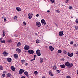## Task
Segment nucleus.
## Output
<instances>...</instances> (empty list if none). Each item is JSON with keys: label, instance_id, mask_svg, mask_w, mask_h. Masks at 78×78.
Instances as JSON below:
<instances>
[{"label": "nucleus", "instance_id": "nucleus-1", "mask_svg": "<svg viewBox=\"0 0 78 78\" xmlns=\"http://www.w3.org/2000/svg\"><path fill=\"white\" fill-rule=\"evenodd\" d=\"M36 54L37 56H40L41 54V51L40 50L37 49L36 51Z\"/></svg>", "mask_w": 78, "mask_h": 78}, {"label": "nucleus", "instance_id": "nucleus-2", "mask_svg": "<svg viewBox=\"0 0 78 78\" xmlns=\"http://www.w3.org/2000/svg\"><path fill=\"white\" fill-rule=\"evenodd\" d=\"M32 16H33V13H30L28 14V18L31 19L32 18Z\"/></svg>", "mask_w": 78, "mask_h": 78}, {"label": "nucleus", "instance_id": "nucleus-3", "mask_svg": "<svg viewBox=\"0 0 78 78\" xmlns=\"http://www.w3.org/2000/svg\"><path fill=\"white\" fill-rule=\"evenodd\" d=\"M49 50H51V51H53L54 50V48L52 46H50L49 47Z\"/></svg>", "mask_w": 78, "mask_h": 78}, {"label": "nucleus", "instance_id": "nucleus-4", "mask_svg": "<svg viewBox=\"0 0 78 78\" xmlns=\"http://www.w3.org/2000/svg\"><path fill=\"white\" fill-rule=\"evenodd\" d=\"M30 49V47L28 45H25L24 47V50H28Z\"/></svg>", "mask_w": 78, "mask_h": 78}, {"label": "nucleus", "instance_id": "nucleus-5", "mask_svg": "<svg viewBox=\"0 0 78 78\" xmlns=\"http://www.w3.org/2000/svg\"><path fill=\"white\" fill-rule=\"evenodd\" d=\"M25 72V70L24 69H21L19 71V74L20 75H22L23 72Z\"/></svg>", "mask_w": 78, "mask_h": 78}, {"label": "nucleus", "instance_id": "nucleus-6", "mask_svg": "<svg viewBox=\"0 0 78 78\" xmlns=\"http://www.w3.org/2000/svg\"><path fill=\"white\" fill-rule=\"evenodd\" d=\"M36 25L38 27H40L41 26V24L39 22H37L36 23Z\"/></svg>", "mask_w": 78, "mask_h": 78}, {"label": "nucleus", "instance_id": "nucleus-7", "mask_svg": "<svg viewBox=\"0 0 78 78\" xmlns=\"http://www.w3.org/2000/svg\"><path fill=\"white\" fill-rule=\"evenodd\" d=\"M41 23L43 24V25H46V22H45V21L44 19H42L41 20Z\"/></svg>", "mask_w": 78, "mask_h": 78}, {"label": "nucleus", "instance_id": "nucleus-8", "mask_svg": "<svg viewBox=\"0 0 78 78\" xmlns=\"http://www.w3.org/2000/svg\"><path fill=\"white\" fill-rule=\"evenodd\" d=\"M28 53L31 55H32L34 53V51L33 50H28Z\"/></svg>", "mask_w": 78, "mask_h": 78}, {"label": "nucleus", "instance_id": "nucleus-9", "mask_svg": "<svg viewBox=\"0 0 78 78\" xmlns=\"http://www.w3.org/2000/svg\"><path fill=\"white\" fill-rule=\"evenodd\" d=\"M68 55L69 57H72L73 56V53L72 52L71 53H70V52H68Z\"/></svg>", "mask_w": 78, "mask_h": 78}, {"label": "nucleus", "instance_id": "nucleus-10", "mask_svg": "<svg viewBox=\"0 0 78 78\" xmlns=\"http://www.w3.org/2000/svg\"><path fill=\"white\" fill-rule=\"evenodd\" d=\"M65 65L66 67H69L70 62H66L65 63Z\"/></svg>", "mask_w": 78, "mask_h": 78}, {"label": "nucleus", "instance_id": "nucleus-11", "mask_svg": "<svg viewBox=\"0 0 78 78\" xmlns=\"http://www.w3.org/2000/svg\"><path fill=\"white\" fill-rule=\"evenodd\" d=\"M16 51H17L18 53H20V52H21V50L19 48H16Z\"/></svg>", "mask_w": 78, "mask_h": 78}, {"label": "nucleus", "instance_id": "nucleus-12", "mask_svg": "<svg viewBox=\"0 0 78 78\" xmlns=\"http://www.w3.org/2000/svg\"><path fill=\"white\" fill-rule=\"evenodd\" d=\"M7 60L9 62H11L12 59L11 58H7Z\"/></svg>", "mask_w": 78, "mask_h": 78}, {"label": "nucleus", "instance_id": "nucleus-13", "mask_svg": "<svg viewBox=\"0 0 78 78\" xmlns=\"http://www.w3.org/2000/svg\"><path fill=\"white\" fill-rule=\"evenodd\" d=\"M58 34L60 36H62L63 34V31H60L59 33Z\"/></svg>", "mask_w": 78, "mask_h": 78}, {"label": "nucleus", "instance_id": "nucleus-14", "mask_svg": "<svg viewBox=\"0 0 78 78\" xmlns=\"http://www.w3.org/2000/svg\"><path fill=\"white\" fill-rule=\"evenodd\" d=\"M24 73L25 75L27 76V77H28V76H29V75H28V72L25 71L24 72Z\"/></svg>", "mask_w": 78, "mask_h": 78}, {"label": "nucleus", "instance_id": "nucleus-15", "mask_svg": "<svg viewBox=\"0 0 78 78\" xmlns=\"http://www.w3.org/2000/svg\"><path fill=\"white\" fill-rule=\"evenodd\" d=\"M60 67H61V68H62V69H64L65 67H66V66H65V65H60Z\"/></svg>", "mask_w": 78, "mask_h": 78}, {"label": "nucleus", "instance_id": "nucleus-16", "mask_svg": "<svg viewBox=\"0 0 78 78\" xmlns=\"http://www.w3.org/2000/svg\"><path fill=\"white\" fill-rule=\"evenodd\" d=\"M11 69L12 71H15V68L14 67V66H11Z\"/></svg>", "mask_w": 78, "mask_h": 78}, {"label": "nucleus", "instance_id": "nucleus-17", "mask_svg": "<svg viewBox=\"0 0 78 78\" xmlns=\"http://www.w3.org/2000/svg\"><path fill=\"white\" fill-rule=\"evenodd\" d=\"M16 9L17 11H20L22 10V9L19 7H16Z\"/></svg>", "mask_w": 78, "mask_h": 78}, {"label": "nucleus", "instance_id": "nucleus-18", "mask_svg": "<svg viewBox=\"0 0 78 78\" xmlns=\"http://www.w3.org/2000/svg\"><path fill=\"white\" fill-rule=\"evenodd\" d=\"M4 55L5 56H6L7 55H8V52L6 51H4L3 53Z\"/></svg>", "mask_w": 78, "mask_h": 78}, {"label": "nucleus", "instance_id": "nucleus-19", "mask_svg": "<svg viewBox=\"0 0 78 78\" xmlns=\"http://www.w3.org/2000/svg\"><path fill=\"white\" fill-rule=\"evenodd\" d=\"M40 62L41 63H42L43 62V61H44V59L42 58H41L40 60Z\"/></svg>", "mask_w": 78, "mask_h": 78}, {"label": "nucleus", "instance_id": "nucleus-20", "mask_svg": "<svg viewBox=\"0 0 78 78\" xmlns=\"http://www.w3.org/2000/svg\"><path fill=\"white\" fill-rule=\"evenodd\" d=\"M49 74L51 76H53V75L52 74V73H51V71H49Z\"/></svg>", "mask_w": 78, "mask_h": 78}, {"label": "nucleus", "instance_id": "nucleus-21", "mask_svg": "<svg viewBox=\"0 0 78 78\" xmlns=\"http://www.w3.org/2000/svg\"><path fill=\"white\" fill-rule=\"evenodd\" d=\"M73 66V63H69V67H72Z\"/></svg>", "mask_w": 78, "mask_h": 78}, {"label": "nucleus", "instance_id": "nucleus-22", "mask_svg": "<svg viewBox=\"0 0 78 78\" xmlns=\"http://www.w3.org/2000/svg\"><path fill=\"white\" fill-rule=\"evenodd\" d=\"M14 56L15 58H18V55L16 54H14Z\"/></svg>", "mask_w": 78, "mask_h": 78}, {"label": "nucleus", "instance_id": "nucleus-23", "mask_svg": "<svg viewBox=\"0 0 78 78\" xmlns=\"http://www.w3.org/2000/svg\"><path fill=\"white\" fill-rule=\"evenodd\" d=\"M7 76L8 77H10V76H11V74L9 73H8L7 74Z\"/></svg>", "mask_w": 78, "mask_h": 78}, {"label": "nucleus", "instance_id": "nucleus-24", "mask_svg": "<svg viewBox=\"0 0 78 78\" xmlns=\"http://www.w3.org/2000/svg\"><path fill=\"white\" fill-rule=\"evenodd\" d=\"M21 45V43L20 42H18L17 44V47H19Z\"/></svg>", "mask_w": 78, "mask_h": 78}, {"label": "nucleus", "instance_id": "nucleus-25", "mask_svg": "<svg viewBox=\"0 0 78 78\" xmlns=\"http://www.w3.org/2000/svg\"><path fill=\"white\" fill-rule=\"evenodd\" d=\"M62 52V51L61 50H58V53H61Z\"/></svg>", "mask_w": 78, "mask_h": 78}, {"label": "nucleus", "instance_id": "nucleus-26", "mask_svg": "<svg viewBox=\"0 0 78 78\" xmlns=\"http://www.w3.org/2000/svg\"><path fill=\"white\" fill-rule=\"evenodd\" d=\"M5 34H6V33H5V31H3V32L2 34L3 36H5Z\"/></svg>", "mask_w": 78, "mask_h": 78}, {"label": "nucleus", "instance_id": "nucleus-27", "mask_svg": "<svg viewBox=\"0 0 78 78\" xmlns=\"http://www.w3.org/2000/svg\"><path fill=\"white\" fill-rule=\"evenodd\" d=\"M53 69H54V70H56V66H54L53 67Z\"/></svg>", "mask_w": 78, "mask_h": 78}, {"label": "nucleus", "instance_id": "nucleus-28", "mask_svg": "<svg viewBox=\"0 0 78 78\" xmlns=\"http://www.w3.org/2000/svg\"><path fill=\"white\" fill-rule=\"evenodd\" d=\"M36 42L37 43H39L40 42V40L38 39H37L36 40Z\"/></svg>", "mask_w": 78, "mask_h": 78}, {"label": "nucleus", "instance_id": "nucleus-29", "mask_svg": "<svg viewBox=\"0 0 78 78\" xmlns=\"http://www.w3.org/2000/svg\"><path fill=\"white\" fill-rule=\"evenodd\" d=\"M37 73H38L37 71H35L34 72V74H35V75H37V74H38Z\"/></svg>", "mask_w": 78, "mask_h": 78}, {"label": "nucleus", "instance_id": "nucleus-30", "mask_svg": "<svg viewBox=\"0 0 78 78\" xmlns=\"http://www.w3.org/2000/svg\"><path fill=\"white\" fill-rule=\"evenodd\" d=\"M69 8L70 9H73L72 7V6H69Z\"/></svg>", "mask_w": 78, "mask_h": 78}, {"label": "nucleus", "instance_id": "nucleus-31", "mask_svg": "<svg viewBox=\"0 0 78 78\" xmlns=\"http://www.w3.org/2000/svg\"><path fill=\"white\" fill-rule=\"evenodd\" d=\"M21 62H22V64H23V63H25V60H22Z\"/></svg>", "mask_w": 78, "mask_h": 78}, {"label": "nucleus", "instance_id": "nucleus-32", "mask_svg": "<svg viewBox=\"0 0 78 78\" xmlns=\"http://www.w3.org/2000/svg\"><path fill=\"white\" fill-rule=\"evenodd\" d=\"M3 67L2 66H0V70H3Z\"/></svg>", "mask_w": 78, "mask_h": 78}, {"label": "nucleus", "instance_id": "nucleus-33", "mask_svg": "<svg viewBox=\"0 0 78 78\" xmlns=\"http://www.w3.org/2000/svg\"><path fill=\"white\" fill-rule=\"evenodd\" d=\"M51 3H55V0H50Z\"/></svg>", "mask_w": 78, "mask_h": 78}, {"label": "nucleus", "instance_id": "nucleus-34", "mask_svg": "<svg viewBox=\"0 0 78 78\" xmlns=\"http://www.w3.org/2000/svg\"><path fill=\"white\" fill-rule=\"evenodd\" d=\"M1 43H5V40H4V41H1Z\"/></svg>", "mask_w": 78, "mask_h": 78}, {"label": "nucleus", "instance_id": "nucleus-35", "mask_svg": "<svg viewBox=\"0 0 78 78\" xmlns=\"http://www.w3.org/2000/svg\"><path fill=\"white\" fill-rule=\"evenodd\" d=\"M56 72L57 73H60V72H61V71L58 70H56Z\"/></svg>", "mask_w": 78, "mask_h": 78}, {"label": "nucleus", "instance_id": "nucleus-36", "mask_svg": "<svg viewBox=\"0 0 78 78\" xmlns=\"http://www.w3.org/2000/svg\"><path fill=\"white\" fill-rule=\"evenodd\" d=\"M14 19L15 20H17V17L16 16H15L14 17Z\"/></svg>", "mask_w": 78, "mask_h": 78}, {"label": "nucleus", "instance_id": "nucleus-37", "mask_svg": "<svg viewBox=\"0 0 78 78\" xmlns=\"http://www.w3.org/2000/svg\"><path fill=\"white\" fill-rule=\"evenodd\" d=\"M75 28L76 30H78V27H77L76 26H75Z\"/></svg>", "mask_w": 78, "mask_h": 78}, {"label": "nucleus", "instance_id": "nucleus-38", "mask_svg": "<svg viewBox=\"0 0 78 78\" xmlns=\"http://www.w3.org/2000/svg\"><path fill=\"white\" fill-rule=\"evenodd\" d=\"M76 23H78V19H76Z\"/></svg>", "mask_w": 78, "mask_h": 78}, {"label": "nucleus", "instance_id": "nucleus-39", "mask_svg": "<svg viewBox=\"0 0 78 78\" xmlns=\"http://www.w3.org/2000/svg\"><path fill=\"white\" fill-rule=\"evenodd\" d=\"M63 53L65 54H66V53H67V52H66V51H63Z\"/></svg>", "mask_w": 78, "mask_h": 78}, {"label": "nucleus", "instance_id": "nucleus-40", "mask_svg": "<svg viewBox=\"0 0 78 78\" xmlns=\"http://www.w3.org/2000/svg\"><path fill=\"white\" fill-rule=\"evenodd\" d=\"M55 11L56 12H57L58 13H59V12H60V11H59V10H56Z\"/></svg>", "mask_w": 78, "mask_h": 78}, {"label": "nucleus", "instance_id": "nucleus-41", "mask_svg": "<svg viewBox=\"0 0 78 78\" xmlns=\"http://www.w3.org/2000/svg\"><path fill=\"white\" fill-rule=\"evenodd\" d=\"M73 44V41H71V42H70L71 45Z\"/></svg>", "mask_w": 78, "mask_h": 78}, {"label": "nucleus", "instance_id": "nucleus-42", "mask_svg": "<svg viewBox=\"0 0 78 78\" xmlns=\"http://www.w3.org/2000/svg\"><path fill=\"white\" fill-rule=\"evenodd\" d=\"M2 76L4 78L5 76V74H3L2 75Z\"/></svg>", "mask_w": 78, "mask_h": 78}, {"label": "nucleus", "instance_id": "nucleus-43", "mask_svg": "<svg viewBox=\"0 0 78 78\" xmlns=\"http://www.w3.org/2000/svg\"><path fill=\"white\" fill-rule=\"evenodd\" d=\"M66 78H71V77L70 76H66Z\"/></svg>", "mask_w": 78, "mask_h": 78}, {"label": "nucleus", "instance_id": "nucleus-44", "mask_svg": "<svg viewBox=\"0 0 78 78\" xmlns=\"http://www.w3.org/2000/svg\"><path fill=\"white\" fill-rule=\"evenodd\" d=\"M8 42H12V41L11 40H8Z\"/></svg>", "mask_w": 78, "mask_h": 78}, {"label": "nucleus", "instance_id": "nucleus-45", "mask_svg": "<svg viewBox=\"0 0 78 78\" xmlns=\"http://www.w3.org/2000/svg\"><path fill=\"white\" fill-rule=\"evenodd\" d=\"M23 24H24V25H26V23L25 22V21H24L23 22Z\"/></svg>", "mask_w": 78, "mask_h": 78}, {"label": "nucleus", "instance_id": "nucleus-46", "mask_svg": "<svg viewBox=\"0 0 78 78\" xmlns=\"http://www.w3.org/2000/svg\"><path fill=\"white\" fill-rule=\"evenodd\" d=\"M36 55H34V59H35V58H36Z\"/></svg>", "mask_w": 78, "mask_h": 78}, {"label": "nucleus", "instance_id": "nucleus-47", "mask_svg": "<svg viewBox=\"0 0 78 78\" xmlns=\"http://www.w3.org/2000/svg\"><path fill=\"white\" fill-rule=\"evenodd\" d=\"M66 3H68L69 2V0H66L65 1Z\"/></svg>", "mask_w": 78, "mask_h": 78}, {"label": "nucleus", "instance_id": "nucleus-48", "mask_svg": "<svg viewBox=\"0 0 78 78\" xmlns=\"http://www.w3.org/2000/svg\"><path fill=\"white\" fill-rule=\"evenodd\" d=\"M61 61H64L65 59L64 58H62L61 59Z\"/></svg>", "mask_w": 78, "mask_h": 78}, {"label": "nucleus", "instance_id": "nucleus-49", "mask_svg": "<svg viewBox=\"0 0 78 78\" xmlns=\"http://www.w3.org/2000/svg\"><path fill=\"white\" fill-rule=\"evenodd\" d=\"M74 47H76V44H74Z\"/></svg>", "mask_w": 78, "mask_h": 78}, {"label": "nucleus", "instance_id": "nucleus-50", "mask_svg": "<svg viewBox=\"0 0 78 78\" xmlns=\"http://www.w3.org/2000/svg\"><path fill=\"white\" fill-rule=\"evenodd\" d=\"M34 60H35V59H34H34H31V60H30V61H34Z\"/></svg>", "mask_w": 78, "mask_h": 78}, {"label": "nucleus", "instance_id": "nucleus-51", "mask_svg": "<svg viewBox=\"0 0 78 78\" xmlns=\"http://www.w3.org/2000/svg\"><path fill=\"white\" fill-rule=\"evenodd\" d=\"M4 22H5V21H6V18L4 19Z\"/></svg>", "mask_w": 78, "mask_h": 78}, {"label": "nucleus", "instance_id": "nucleus-52", "mask_svg": "<svg viewBox=\"0 0 78 78\" xmlns=\"http://www.w3.org/2000/svg\"><path fill=\"white\" fill-rule=\"evenodd\" d=\"M55 24L56 25V27H58V26L57 25V24H56V23H55Z\"/></svg>", "mask_w": 78, "mask_h": 78}, {"label": "nucleus", "instance_id": "nucleus-53", "mask_svg": "<svg viewBox=\"0 0 78 78\" xmlns=\"http://www.w3.org/2000/svg\"><path fill=\"white\" fill-rule=\"evenodd\" d=\"M39 14H37L36 15V17H39Z\"/></svg>", "mask_w": 78, "mask_h": 78}, {"label": "nucleus", "instance_id": "nucleus-54", "mask_svg": "<svg viewBox=\"0 0 78 78\" xmlns=\"http://www.w3.org/2000/svg\"><path fill=\"white\" fill-rule=\"evenodd\" d=\"M2 38H1L0 39V42H2Z\"/></svg>", "mask_w": 78, "mask_h": 78}, {"label": "nucleus", "instance_id": "nucleus-55", "mask_svg": "<svg viewBox=\"0 0 78 78\" xmlns=\"http://www.w3.org/2000/svg\"><path fill=\"white\" fill-rule=\"evenodd\" d=\"M21 78H25V77L24 76H23L21 77Z\"/></svg>", "mask_w": 78, "mask_h": 78}, {"label": "nucleus", "instance_id": "nucleus-56", "mask_svg": "<svg viewBox=\"0 0 78 78\" xmlns=\"http://www.w3.org/2000/svg\"><path fill=\"white\" fill-rule=\"evenodd\" d=\"M4 18H5V17H4V16H3L2 17V19H4Z\"/></svg>", "mask_w": 78, "mask_h": 78}, {"label": "nucleus", "instance_id": "nucleus-57", "mask_svg": "<svg viewBox=\"0 0 78 78\" xmlns=\"http://www.w3.org/2000/svg\"><path fill=\"white\" fill-rule=\"evenodd\" d=\"M17 35H14V36L15 37H17Z\"/></svg>", "mask_w": 78, "mask_h": 78}, {"label": "nucleus", "instance_id": "nucleus-58", "mask_svg": "<svg viewBox=\"0 0 78 78\" xmlns=\"http://www.w3.org/2000/svg\"><path fill=\"white\" fill-rule=\"evenodd\" d=\"M28 65V63H26L25 64V66H27Z\"/></svg>", "mask_w": 78, "mask_h": 78}, {"label": "nucleus", "instance_id": "nucleus-59", "mask_svg": "<svg viewBox=\"0 0 78 78\" xmlns=\"http://www.w3.org/2000/svg\"><path fill=\"white\" fill-rule=\"evenodd\" d=\"M47 12H50V11L49 10H48Z\"/></svg>", "mask_w": 78, "mask_h": 78}, {"label": "nucleus", "instance_id": "nucleus-60", "mask_svg": "<svg viewBox=\"0 0 78 78\" xmlns=\"http://www.w3.org/2000/svg\"><path fill=\"white\" fill-rule=\"evenodd\" d=\"M77 74L78 75V70H77Z\"/></svg>", "mask_w": 78, "mask_h": 78}, {"label": "nucleus", "instance_id": "nucleus-61", "mask_svg": "<svg viewBox=\"0 0 78 78\" xmlns=\"http://www.w3.org/2000/svg\"><path fill=\"white\" fill-rule=\"evenodd\" d=\"M42 78H45V77H43Z\"/></svg>", "mask_w": 78, "mask_h": 78}, {"label": "nucleus", "instance_id": "nucleus-62", "mask_svg": "<svg viewBox=\"0 0 78 78\" xmlns=\"http://www.w3.org/2000/svg\"><path fill=\"white\" fill-rule=\"evenodd\" d=\"M71 18L72 19V18H73V17L72 16Z\"/></svg>", "mask_w": 78, "mask_h": 78}]
</instances>
